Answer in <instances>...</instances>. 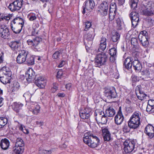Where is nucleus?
<instances>
[{
  "mask_svg": "<svg viewBox=\"0 0 154 154\" xmlns=\"http://www.w3.org/2000/svg\"><path fill=\"white\" fill-rule=\"evenodd\" d=\"M141 116L140 112L137 111L134 112L128 122V126L125 125L123 126V132L128 133L130 131V129L135 130L138 128L141 124Z\"/></svg>",
  "mask_w": 154,
  "mask_h": 154,
  "instance_id": "f257e3e1",
  "label": "nucleus"
},
{
  "mask_svg": "<svg viewBox=\"0 0 154 154\" xmlns=\"http://www.w3.org/2000/svg\"><path fill=\"white\" fill-rule=\"evenodd\" d=\"M106 45L101 44L100 45L99 48L98 49V51L101 52L96 56L94 60V63L96 67H100L102 66L105 65L107 60V56L106 53L103 51L106 48Z\"/></svg>",
  "mask_w": 154,
  "mask_h": 154,
  "instance_id": "f03ea898",
  "label": "nucleus"
},
{
  "mask_svg": "<svg viewBox=\"0 0 154 154\" xmlns=\"http://www.w3.org/2000/svg\"><path fill=\"white\" fill-rule=\"evenodd\" d=\"M83 141L85 144L92 148L97 146L100 143L98 138L94 135L92 132H88L85 134Z\"/></svg>",
  "mask_w": 154,
  "mask_h": 154,
  "instance_id": "7ed1b4c3",
  "label": "nucleus"
},
{
  "mask_svg": "<svg viewBox=\"0 0 154 154\" xmlns=\"http://www.w3.org/2000/svg\"><path fill=\"white\" fill-rule=\"evenodd\" d=\"M103 93L106 99L111 102H112L117 96L115 88L113 87L105 88Z\"/></svg>",
  "mask_w": 154,
  "mask_h": 154,
  "instance_id": "20e7f679",
  "label": "nucleus"
},
{
  "mask_svg": "<svg viewBox=\"0 0 154 154\" xmlns=\"http://www.w3.org/2000/svg\"><path fill=\"white\" fill-rule=\"evenodd\" d=\"M94 117L98 124L103 125L106 123L107 118L102 111L98 112L95 111L94 113Z\"/></svg>",
  "mask_w": 154,
  "mask_h": 154,
  "instance_id": "39448f33",
  "label": "nucleus"
},
{
  "mask_svg": "<svg viewBox=\"0 0 154 154\" xmlns=\"http://www.w3.org/2000/svg\"><path fill=\"white\" fill-rule=\"evenodd\" d=\"M137 142L136 140H133L131 141L126 140L124 143V150L126 153L131 152L137 146Z\"/></svg>",
  "mask_w": 154,
  "mask_h": 154,
  "instance_id": "423d86ee",
  "label": "nucleus"
},
{
  "mask_svg": "<svg viewBox=\"0 0 154 154\" xmlns=\"http://www.w3.org/2000/svg\"><path fill=\"white\" fill-rule=\"evenodd\" d=\"M42 40L41 38L35 36H30L29 39L26 41V43L28 45L37 49Z\"/></svg>",
  "mask_w": 154,
  "mask_h": 154,
  "instance_id": "0eeeda50",
  "label": "nucleus"
},
{
  "mask_svg": "<svg viewBox=\"0 0 154 154\" xmlns=\"http://www.w3.org/2000/svg\"><path fill=\"white\" fill-rule=\"evenodd\" d=\"M130 17L131 21L132 26L134 28L138 25L139 21V14L137 12L133 11L131 13Z\"/></svg>",
  "mask_w": 154,
  "mask_h": 154,
  "instance_id": "6e6552de",
  "label": "nucleus"
},
{
  "mask_svg": "<svg viewBox=\"0 0 154 154\" xmlns=\"http://www.w3.org/2000/svg\"><path fill=\"white\" fill-rule=\"evenodd\" d=\"M28 52V51L25 50H22L19 52L16 59L18 63L20 64L25 63Z\"/></svg>",
  "mask_w": 154,
  "mask_h": 154,
  "instance_id": "1a4fd4ad",
  "label": "nucleus"
},
{
  "mask_svg": "<svg viewBox=\"0 0 154 154\" xmlns=\"http://www.w3.org/2000/svg\"><path fill=\"white\" fill-rule=\"evenodd\" d=\"M124 117L122 113L121 107L119 108V110L114 118V121L116 124L119 125L122 124L124 121Z\"/></svg>",
  "mask_w": 154,
  "mask_h": 154,
  "instance_id": "9d476101",
  "label": "nucleus"
},
{
  "mask_svg": "<svg viewBox=\"0 0 154 154\" xmlns=\"http://www.w3.org/2000/svg\"><path fill=\"white\" fill-rule=\"evenodd\" d=\"M91 109L87 107L81 110L79 112L80 117L83 119H88L91 115Z\"/></svg>",
  "mask_w": 154,
  "mask_h": 154,
  "instance_id": "9b49d317",
  "label": "nucleus"
},
{
  "mask_svg": "<svg viewBox=\"0 0 154 154\" xmlns=\"http://www.w3.org/2000/svg\"><path fill=\"white\" fill-rule=\"evenodd\" d=\"M23 0H16L9 5L8 8L10 10H20L23 5Z\"/></svg>",
  "mask_w": 154,
  "mask_h": 154,
  "instance_id": "f8f14e48",
  "label": "nucleus"
},
{
  "mask_svg": "<svg viewBox=\"0 0 154 154\" xmlns=\"http://www.w3.org/2000/svg\"><path fill=\"white\" fill-rule=\"evenodd\" d=\"M10 32L8 28L4 26H0V37L4 39H8Z\"/></svg>",
  "mask_w": 154,
  "mask_h": 154,
  "instance_id": "ddd939ff",
  "label": "nucleus"
},
{
  "mask_svg": "<svg viewBox=\"0 0 154 154\" xmlns=\"http://www.w3.org/2000/svg\"><path fill=\"white\" fill-rule=\"evenodd\" d=\"M35 72L32 69H28L26 72L25 77L26 79L28 82H31L36 79Z\"/></svg>",
  "mask_w": 154,
  "mask_h": 154,
  "instance_id": "4468645a",
  "label": "nucleus"
},
{
  "mask_svg": "<svg viewBox=\"0 0 154 154\" xmlns=\"http://www.w3.org/2000/svg\"><path fill=\"white\" fill-rule=\"evenodd\" d=\"M102 135L104 141H109L112 139L108 129L105 128L102 129Z\"/></svg>",
  "mask_w": 154,
  "mask_h": 154,
  "instance_id": "2eb2a0df",
  "label": "nucleus"
},
{
  "mask_svg": "<svg viewBox=\"0 0 154 154\" xmlns=\"http://www.w3.org/2000/svg\"><path fill=\"white\" fill-rule=\"evenodd\" d=\"M144 132L150 138L154 137V128L151 125L149 124L145 128Z\"/></svg>",
  "mask_w": 154,
  "mask_h": 154,
  "instance_id": "dca6fc26",
  "label": "nucleus"
},
{
  "mask_svg": "<svg viewBox=\"0 0 154 154\" xmlns=\"http://www.w3.org/2000/svg\"><path fill=\"white\" fill-rule=\"evenodd\" d=\"M92 30L90 31L85 36V38L88 42V43L90 46H91L92 44V41L95 36L94 30L93 29Z\"/></svg>",
  "mask_w": 154,
  "mask_h": 154,
  "instance_id": "f3484780",
  "label": "nucleus"
},
{
  "mask_svg": "<svg viewBox=\"0 0 154 154\" xmlns=\"http://www.w3.org/2000/svg\"><path fill=\"white\" fill-rule=\"evenodd\" d=\"M35 79V83L38 87L41 88L45 87V84L44 77H39Z\"/></svg>",
  "mask_w": 154,
  "mask_h": 154,
  "instance_id": "a211bd4d",
  "label": "nucleus"
},
{
  "mask_svg": "<svg viewBox=\"0 0 154 154\" xmlns=\"http://www.w3.org/2000/svg\"><path fill=\"white\" fill-rule=\"evenodd\" d=\"M11 75L0 73V81L3 84H6L10 82Z\"/></svg>",
  "mask_w": 154,
  "mask_h": 154,
  "instance_id": "6ab92c4d",
  "label": "nucleus"
},
{
  "mask_svg": "<svg viewBox=\"0 0 154 154\" xmlns=\"http://www.w3.org/2000/svg\"><path fill=\"white\" fill-rule=\"evenodd\" d=\"M138 38L143 46L144 48H146L148 46L149 44L148 37H146V36L139 35Z\"/></svg>",
  "mask_w": 154,
  "mask_h": 154,
  "instance_id": "aec40b11",
  "label": "nucleus"
},
{
  "mask_svg": "<svg viewBox=\"0 0 154 154\" xmlns=\"http://www.w3.org/2000/svg\"><path fill=\"white\" fill-rule=\"evenodd\" d=\"M9 46L14 51H16L20 48L21 42L20 41H12L8 44Z\"/></svg>",
  "mask_w": 154,
  "mask_h": 154,
  "instance_id": "412c9836",
  "label": "nucleus"
},
{
  "mask_svg": "<svg viewBox=\"0 0 154 154\" xmlns=\"http://www.w3.org/2000/svg\"><path fill=\"white\" fill-rule=\"evenodd\" d=\"M33 105H32V103L30 104V105L28 106V108L33 114L37 115L40 111V107L38 105H36L35 106H33Z\"/></svg>",
  "mask_w": 154,
  "mask_h": 154,
  "instance_id": "4be33fe9",
  "label": "nucleus"
},
{
  "mask_svg": "<svg viewBox=\"0 0 154 154\" xmlns=\"http://www.w3.org/2000/svg\"><path fill=\"white\" fill-rule=\"evenodd\" d=\"M9 145L10 142L8 139L5 138L1 140L0 146L2 149L6 150L8 149Z\"/></svg>",
  "mask_w": 154,
  "mask_h": 154,
  "instance_id": "5701e85b",
  "label": "nucleus"
},
{
  "mask_svg": "<svg viewBox=\"0 0 154 154\" xmlns=\"http://www.w3.org/2000/svg\"><path fill=\"white\" fill-rule=\"evenodd\" d=\"M34 63L35 58L34 57L29 54L28 51L25 63L30 66L33 65Z\"/></svg>",
  "mask_w": 154,
  "mask_h": 154,
  "instance_id": "b1692460",
  "label": "nucleus"
},
{
  "mask_svg": "<svg viewBox=\"0 0 154 154\" xmlns=\"http://www.w3.org/2000/svg\"><path fill=\"white\" fill-rule=\"evenodd\" d=\"M23 96L25 97L26 101L27 102V104L28 106L32 103V105L35 103L32 101L31 100L32 97V94L28 91L25 93L23 95Z\"/></svg>",
  "mask_w": 154,
  "mask_h": 154,
  "instance_id": "393cba45",
  "label": "nucleus"
},
{
  "mask_svg": "<svg viewBox=\"0 0 154 154\" xmlns=\"http://www.w3.org/2000/svg\"><path fill=\"white\" fill-rule=\"evenodd\" d=\"M12 24L11 26L12 30L14 32L15 34H18L20 33L23 27V25L21 26L18 24V25H13V23Z\"/></svg>",
  "mask_w": 154,
  "mask_h": 154,
  "instance_id": "a878e982",
  "label": "nucleus"
},
{
  "mask_svg": "<svg viewBox=\"0 0 154 154\" xmlns=\"http://www.w3.org/2000/svg\"><path fill=\"white\" fill-rule=\"evenodd\" d=\"M23 104L20 102H14L12 104L13 109L17 113L19 112L20 110L22 109Z\"/></svg>",
  "mask_w": 154,
  "mask_h": 154,
  "instance_id": "bb28decb",
  "label": "nucleus"
},
{
  "mask_svg": "<svg viewBox=\"0 0 154 154\" xmlns=\"http://www.w3.org/2000/svg\"><path fill=\"white\" fill-rule=\"evenodd\" d=\"M131 62L132 60L129 59V57H127L123 62L124 67L128 70L131 69L132 66Z\"/></svg>",
  "mask_w": 154,
  "mask_h": 154,
  "instance_id": "cd10ccee",
  "label": "nucleus"
},
{
  "mask_svg": "<svg viewBox=\"0 0 154 154\" xmlns=\"http://www.w3.org/2000/svg\"><path fill=\"white\" fill-rule=\"evenodd\" d=\"M131 62L134 69L135 71L141 70L142 66L139 60L132 61Z\"/></svg>",
  "mask_w": 154,
  "mask_h": 154,
  "instance_id": "c85d7f7f",
  "label": "nucleus"
},
{
  "mask_svg": "<svg viewBox=\"0 0 154 154\" xmlns=\"http://www.w3.org/2000/svg\"><path fill=\"white\" fill-rule=\"evenodd\" d=\"M105 112L106 116L109 117H112L116 114V111L112 106L109 107L107 109Z\"/></svg>",
  "mask_w": 154,
  "mask_h": 154,
  "instance_id": "c756f323",
  "label": "nucleus"
},
{
  "mask_svg": "<svg viewBox=\"0 0 154 154\" xmlns=\"http://www.w3.org/2000/svg\"><path fill=\"white\" fill-rule=\"evenodd\" d=\"M24 20L22 18L17 17L13 20L12 23L14 24H15L16 23H18V25H23V26H24Z\"/></svg>",
  "mask_w": 154,
  "mask_h": 154,
  "instance_id": "7c9ffc66",
  "label": "nucleus"
},
{
  "mask_svg": "<svg viewBox=\"0 0 154 154\" xmlns=\"http://www.w3.org/2000/svg\"><path fill=\"white\" fill-rule=\"evenodd\" d=\"M0 73L2 74H7L8 75H12V72L9 68L7 66H5L2 68L0 70Z\"/></svg>",
  "mask_w": 154,
  "mask_h": 154,
  "instance_id": "2f4dec72",
  "label": "nucleus"
},
{
  "mask_svg": "<svg viewBox=\"0 0 154 154\" xmlns=\"http://www.w3.org/2000/svg\"><path fill=\"white\" fill-rule=\"evenodd\" d=\"M139 0H129V3L131 9L136 10L137 7Z\"/></svg>",
  "mask_w": 154,
  "mask_h": 154,
  "instance_id": "473e14b6",
  "label": "nucleus"
},
{
  "mask_svg": "<svg viewBox=\"0 0 154 154\" xmlns=\"http://www.w3.org/2000/svg\"><path fill=\"white\" fill-rule=\"evenodd\" d=\"M8 120L7 118L3 117H0V129L3 128L7 124Z\"/></svg>",
  "mask_w": 154,
  "mask_h": 154,
  "instance_id": "72a5a7b5",
  "label": "nucleus"
},
{
  "mask_svg": "<svg viewBox=\"0 0 154 154\" xmlns=\"http://www.w3.org/2000/svg\"><path fill=\"white\" fill-rule=\"evenodd\" d=\"M120 37V35L117 32H116L112 35L111 37L112 41L114 42L118 43Z\"/></svg>",
  "mask_w": 154,
  "mask_h": 154,
  "instance_id": "f704fd0d",
  "label": "nucleus"
},
{
  "mask_svg": "<svg viewBox=\"0 0 154 154\" xmlns=\"http://www.w3.org/2000/svg\"><path fill=\"white\" fill-rule=\"evenodd\" d=\"M24 146V143L23 140L20 138L17 139L15 143V146L23 147Z\"/></svg>",
  "mask_w": 154,
  "mask_h": 154,
  "instance_id": "c9c22d12",
  "label": "nucleus"
},
{
  "mask_svg": "<svg viewBox=\"0 0 154 154\" xmlns=\"http://www.w3.org/2000/svg\"><path fill=\"white\" fill-rule=\"evenodd\" d=\"M109 5V4L104 2L100 5L98 8L101 10H108Z\"/></svg>",
  "mask_w": 154,
  "mask_h": 154,
  "instance_id": "e433bc0d",
  "label": "nucleus"
},
{
  "mask_svg": "<svg viewBox=\"0 0 154 154\" xmlns=\"http://www.w3.org/2000/svg\"><path fill=\"white\" fill-rule=\"evenodd\" d=\"M151 101H148L146 108V111L149 113H153V104H151Z\"/></svg>",
  "mask_w": 154,
  "mask_h": 154,
  "instance_id": "4c0bfd02",
  "label": "nucleus"
},
{
  "mask_svg": "<svg viewBox=\"0 0 154 154\" xmlns=\"http://www.w3.org/2000/svg\"><path fill=\"white\" fill-rule=\"evenodd\" d=\"M14 147V151L16 154H22L23 152V147L16 146Z\"/></svg>",
  "mask_w": 154,
  "mask_h": 154,
  "instance_id": "58836bf2",
  "label": "nucleus"
},
{
  "mask_svg": "<svg viewBox=\"0 0 154 154\" xmlns=\"http://www.w3.org/2000/svg\"><path fill=\"white\" fill-rule=\"evenodd\" d=\"M19 129L22 131L24 134H28L29 133V131L28 129L26 127L22 124H20L19 127Z\"/></svg>",
  "mask_w": 154,
  "mask_h": 154,
  "instance_id": "ea45409f",
  "label": "nucleus"
},
{
  "mask_svg": "<svg viewBox=\"0 0 154 154\" xmlns=\"http://www.w3.org/2000/svg\"><path fill=\"white\" fill-rule=\"evenodd\" d=\"M138 99L141 100H143L146 98V97L147 96L146 94H145L144 93L141 91V92L138 93V94H136Z\"/></svg>",
  "mask_w": 154,
  "mask_h": 154,
  "instance_id": "a19ab883",
  "label": "nucleus"
},
{
  "mask_svg": "<svg viewBox=\"0 0 154 154\" xmlns=\"http://www.w3.org/2000/svg\"><path fill=\"white\" fill-rule=\"evenodd\" d=\"M116 27L117 29L119 30H121L122 29V23L121 21V19L118 18L116 20Z\"/></svg>",
  "mask_w": 154,
  "mask_h": 154,
  "instance_id": "79ce46f5",
  "label": "nucleus"
},
{
  "mask_svg": "<svg viewBox=\"0 0 154 154\" xmlns=\"http://www.w3.org/2000/svg\"><path fill=\"white\" fill-rule=\"evenodd\" d=\"M143 14L145 16H152L154 14V10H143Z\"/></svg>",
  "mask_w": 154,
  "mask_h": 154,
  "instance_id": "37998d69",
  "label": "nucleus"
},
{
  "mask_svg": "<svg viewBox=\"0 0 154 154\" xmlns=\"http://www.w3.org/2000/svg\"><path fill=\"white\" fill-rule=\"evenodd\" d=\"M139 56L138 53L137 52H134L132 53V56L130 57L129 58L132 61L139 60Z\"/></svg>",
  "mask_w": 154,
  "mask_h": 154,
  "instance_id": "c03bdc74",
  "label": "nucleus"
},
{
  "mask_svg": "<svg viewBox=\"0 0 154 154\" xmlns=\"http://www.w3.org/2000/svg\"><path fill=\"white\" fill-rule=\"evenodd\" d=\"M39 26L38 23L35 24V28L34 25L32 26V35L31 36H35V35L38 34V32L36 30V28H38Z\"/></svg>",
  "mask_w": 154,
  "mask_h": 154,
  "instance_id": "a18cd8bd",
  "label": "nucleus"
},
{
  "mask_svg": "<svg viewBox=\"0 0 154 154\" xmlns=\"http://www.w3.org/2000/svg\"><path fill=\"white\" fill-rule=\"evenodd\" d=\"M89 0H86L84 2L82 6L83 10H90Z\"/></svg>",
  "mask_w": 154,
  "mask_h": 154,
  "instance_id": "49530a36",
  "label": "nucleus"
},
{
  "mask_svg": "<svg viewBox=\"0 0 154 154\" xmlns=\"http://www.w3.org/2000/svg\"><path fill=\"white\" fill-rule=\"evenodd\" d=\"M87 71L88 75L90 77H91L92 76H93L94 69L92 66H89L87 69Z\"/></svg>",
  "mask_w": 154,
  "mask_h": 154,
  "instance_id": "de8ad7c7",
  "label": "nucleus"
},
{
  "mask_svg": "<svg viewBox=\"0 0 154 154\" xmlns=\"http://www.w3.org/2000/svg\"><path fill=\"white\" fill-rule=\"evenodd\" d=\"M61 54V51L60 50L55 51L53 55V58L55 59H59Z\"/></svg>",
  "mask_w": 154,
  "mask_h": 154,
  "instance_id": "09e8293b",
  "label": "nucleus"
},
{
  "mask_svg": "<svg viewBox=\"0 0 154 154\" xmlns=\"http://www.w3.org/2000/svg\"><path fill=\"white\" fill-rule=\"evenodd\" d=\"M113 11V10H109V18L111 21H112L114 19L116 10H115L114 12Z\"/></svg>",
  "mask_w": 154,
  "mask_h": 154,
  "instance_id": "8fccbe9b",
  "label": "nucleus"
},
{
  "mask_svg": "<svg viewBox=\"0 0 154 154\" xmlns=\"http://www.w3.org/2000/svg\"><path fill=\"white\" fill-rule=\"evenodd\" d=\"M149 69H146L145 70H144L140 72L141 73V74L143 76H145V77H140V78L143 79H145L146 77L147 78L148 73L149 71Z\"/></svg>",
  "mask_w": 154,
  "mask_h": 154,
  "instance_id": "3c124183",
  "label": "nucleus"
},
{
  "mask_svg": "<svg viewBox=\"0 0 154 154\" xmlns=\"http://www.w3.org/2000/svg\"><path fill=\"white\" fill-rule=\"evenodd\" d=\"M109 51L110 56L116 55L117 49L115 48H111L109 50Z\"/></svg>",
  "mask_w": 154,
  "mask_h": 154,
  "instance_id": "603ef678",
  "label": "nucleus"
},
{
  "mask_svg": "<svg viewBox=\"0 0 154 154\" xmlns=\"http://www.w3.org/2000/svg\"><path fill=\"white\" fill-rule=\"evenodd\" d=\"M149 78L151 79H152L154 78V72L152 70L149 69L147 78Z\"/></svg>",
  "mask_w": 154,
  "mask_h": 154,
  "instance_id": "864d4df0",
  "label": "nucleus"
},
{
  "mask_svg": "<svg viewBox=\"0 0 154 154\" xmlns=\"http://www.w3.org/2000/svg\"><path fill=\"white\" fill-rule=\"evenodd\" d=\"M131 43L132 45H136L137 44V38H133L131 40Z\"/></svg>",
  "mask_w": 154,
  "mask_h": 154,
  "instance_id": "5fc2aeb1",
  "label": "nucleus"
},
{
  "mask_svg": "<svg viewBox=\"0 0 154 154\" xmlns=\"http://www.w3.org/2000/svg\"><path fill=\"white\" fill-rule=\"evenodd\" d=\"M125 108L126 111L129 113L132 112L134 110L133 107L131 106H126Z\"/></svg>",
  "mask_w": 154,
  "mask_h": 154,
  "instance_id": "6e6d98bb",
  "label": "nucleus"
},
{
  "mask_svg": "<svg viewBox=\"0 0 154 154\" xmlns=\"http://www.w3.org/2000/svg\"><path fill=\"white\" fill-rule=\"evenodd\" d=\"M90 1V9L91 10H93L94 9H95V4L93 0H89Z\"/></svg>",
  "mask_w": 154,
  "mask_h": 154,
  "instance_id": "4d7b16f0",
  "label": "nucleus"
},
{
  "mask_svg": "<svg viewBox=\"0 0 154 154\" xmlns=\"http://www.w3.org/2000/svg\"><path fill=\"white\" fill-rule=\"evenodd\" d=\"M57 84L56 83H54L53 86L51 89V91L52 92H55L57 89Z\"/></svg>",
  "mask_w": 154,
  "mask_h": 154,
  "instance_id": "13d9d810",
  "label": "nucleus"
},
{
  "mask_svg": "<svg viewBox=\"0 0 154 154\" xmlns=\"http://www.w3.org/2000/svg\"><path fill=\"white\" fill-rule=\"evenodd\" d=\"M63 72L62 69H60L57 72V77L58 78H60L63 77Z\"/></svg>",
  "mask_w": 154,
  "mask_h": 154,
  "instance_id": "bf43d9fd",
  "label": "nucleus"
},
{
  "mask_svg": "<svg viewBox=\"0 0 154 154\" xmlns=\"http://www.w3.org/2000/svg\"><path fill=\"white\" fill-rule=\"evenodd\" d=\"M13 14H8V15L5 16L3 15V20H9L12 16Z\"/></svg>",
  "mask_w": 154,
  "mask_h": 154,
  "instance_id": "052dcab7",
  "label": "nucleus"
},
{
  "mask_svg": "<svg viewBox=\"0 0 154 154\" xmlns=\"http://www.w3.org/2000/svg\"><path fill=\"white\" fill-rule=\"evenodd\" d=\"M29 17V20L30 21H33L36 19V17L34 14H30Z\"/></svg>",
  "mask_w": 154,
  "mask_h": 154,
  "instance_id": "680f3d73",
  "label": "nucleus"
},
{
  "mask_svg": "<svg viewBox=\"0 0 154 154\" xmlns=\"http://www.w3.org/2000/svg\"><path fill=\"white\" fill-rule=\"evenodd\" d=\"M131 77L132 80L133 82H136L139 81V78L135 75H132Z\"/></svg>",
  "mask_w": 154,
  "mask_h": 154,
  "instance_id": "e2e57ef3",
  "label": "nucleus"
},
{
  "mask_svg": "<svg viewBox=\"0 0 154 154\" xmlns=\"http://www.w3.org/2000/svg\"><path fill=\"white\" fill-rule=\"evenodd\" d=\"M85 27L84 30L85 31H87L88 29V28L91 27V23L89 21H87L85 23Z\"/></svg>",
  "mask_w": 154,
  "mask_h": 154,
  "instance_id": "0e129e2a",
  "label": "nucleus"
},
{
  "mask_svg": "<svg viewBox=\"0 0 154 154\" xmlns=\"http://www.w3.org/2000/svg\"><path fill=\"white\" fill-rule=\"evenodd\" d=\"M111 9L116 10V5L115 3L112 2L111 4L109 10Z\"/></svg>",
  "mask_w": 154,
  "mask_h": 154,
  "instance_id": "69168bd1",
  "label": "nucleus"
},
{
  "mask_svg": "<svg viewBox=\"0 0 154 154\" xmlns=\"http://www.w3.org/2000/svg\"><path fill=\"white\" fill-rule=\"evenodd\" d=\"M141 86L140 85H139L137 86L135 88V92L136 94L138 93L141 92V91L140 90Z\"/></svg>",
  "mask_w": 154,
  "mask_h": 154,
  "instance_id": "338daca9",
  "label": "nucleus"
},
{
  "mask_svg": "<svg viewBox=\"0 0 154 154\" xmlns=\"http://www.w3.org/2000/svg\"><path fill=\"white\" fill-rule=\"evenodd\" d=\"M116 3L119 6L122 5L125 2V0H116Z\"/></svg>",
  "mask_w": 154,
  "mask_h": 154,
  "instance_id": "774afa93",
  "label": "nucleus"
}]
</instances>
